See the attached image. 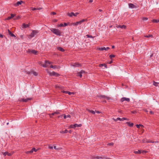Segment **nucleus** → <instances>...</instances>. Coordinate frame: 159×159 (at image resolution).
Masks as SVG:
<instances>
[{
  "mask_svg": "<svg viewBox=\"0 0 159 159\" xmlns=\"http://www.w3.org/2000/svg\"><path fill=\"white\" fill-rule=\"evenodd\" d=\"M50 30L54 34L60 36L61 35V32L57 29L51 28Z\"/></svg>",
  "mask_w": 159,
  "mask_h": 159,
  "instance_id": "1",
  "label": "nucleus"
},
{
  "mask_svg": "<svg viewBox=\"0 0 159 159\" xmlns=\"http://www.w3.org/2000/svg\"><path fill=\"white\" fill-rule=\"evenodd\" d=\"M87 20L86 19H83L82 20H80L79 21H77L75 23H73L70 24V26L72 25H74L75 26H77L79 24H81L84 21H87Z\"/></svg>",
  "mask_w": 159,
  "mask_h": 159,
  "instance_id": "2",
  "label": "nucleus"
},
{
  "mask_svg": "<svg viewBox=\"0 0 159 159\" xmlns=\"http://www.w3.org/2000/svg\"><path fill=\"white\" fill-rule=\"evenodd\" d=\"M38 33V31L37 30H32V32L30 34L28 35L29 38L31 39L32 38L34 37Z\"/></svg>",
  "mask_w": 159,
  "mask_h": 159,
  "instance_id": "3",
  "label": "nucleus"
},
{
  "mask_svg": "<svg viewBox=\"0 0 159 159\" xmlns=\"http://www.w3.org/2000/svg\"><path fill=\"white\" fill-rule=\"evenodd\" d=\"M52 63L51 62H50L48 61H45V64L43 65H41L42 66L44 67H48L49 65Z\"/></svg>",
  "mask_w": 159,
  "mask_h": 159,
  "instance_id": "4",
  "label": "nucleus"
},
{
  "mask_svg": "<svg viewBox=\"0 0 159 159\" xmlns=\"http://www.w3.org/2000/svg\"><path fill=\"white\" fill-rule=\"evenodd\" d=\"M48 73L51 76H58L59 75V74L58 73L54 72L53 71L52 72H51L50 71H48Z\"/></svg>",
  "mask_w": 159,
  "mask_h": 159,
  "instance_id": "5",
  "label": "nucleus"
},
{
  "mask_svg": "<svg viewBox=\"0 0 159 159\" xmlns=\"http://www.w3.org/2000/svg\"><path fill=\"white\" fill-rule=\"evenodd\" d=\"M143 143H158V141H154L152 140H143Z\"/></svg>",
  "mask_w": 159,
  "mask_h": 159,
  "instance_id": "6",
  "label": "nucleus"
},
{
  "mask_svg": "<svg viewBox=\"0 0 159 159\" xmlns=\"http://www.w3.org/2000/svg\"><path fill=\"white\" fill-rule=\"evenodd\" d=\"M79 14V13L78 12H76L75 13L74 12H72L71 13H68L67 15L70 17H72L73 16H76L77 15H78Z\"/></svg>",
  "mask_w": 159,
  "mask_h": 159,
  "instance_id": "7",
  "label": "nucleus"
},
{
  "mask_svg": "<svg viewBox=\"0 0 159 159\" xmlns=\"http://www.w3.org/2000/svg\"><path fill=\"white\" fill-rule=\"evenodd\" d=\"M62 93H68L69 95H74L75 94V93L74 92H70L68 91H65L64 90H62L61 91Z\"/></svg>",
  "mask_w": 159,
  "mask_h": 159,
  "instance_id": "8",
  "label": "nucleus"
},
{
  "mask_svg": "<svg viewBox=\"0 0 159 159\" xmlns=\"http://www.w3.org/2000/svg\"><path fill=\"white\" fill-rule=\"evenodd\" d=\"M86 72L84 70H81L80 72L78 73L77 75L80 77H81L83 74H85Z\"/></svg>",
  "mask_w": 159,
  "mask_h": 159,
  "instance_id": "9",
  "label": "nucleus"
},
{
  "mask_svg": "<svg viewBox=\"0 0 159 159\" xmlns=\"http://www.w3.org/2000/svg\"><path fill=\"white\" fill-rule=\"evenodd\" d=\"M124 101H127L128 102H129L130 101V99L129 98H123L121 99V101L122 102H123Z\"/></svg>",
  "mask_w": 159,
  "mask_h": 159,
  "instance_id": "10",
  "label": "nucleus"
},
{
  "mask_svg": "<svg viewBox=\"0 0 159 159\" xmlns=\"http://www.w3.org/2000/svg\"><path fill=\"white\" fill-rule=\"evenodd\" d=\"M22 2L23 1H18L16 3L14 4V5L15 7H17V6H19L20 5H21Z\"/></svg>",
  "mask_w": 159,
  "mask_h": 159,
  "instance_id": "11",
  "label": "nucleus"
},
{
  "mask_svg": "<svg viewBox=\"0 0 159 159\" xmlns=\"http://www.w3.org/2000/svg\"><path fill=\"white\" fill-rule=\"evenodd\" d=\"M30 99H31L29 98L26 99L21 98L20 99L19 101L26 102L30 100Z\"/></svg>",
  "mask_w": 159,
  "mask_h": 159,
  "instance_id": "12",
  "label": "nucleus"
},
{
  "mask_svg": "<svg viewBox=\"0 0 159 159\" xmlns=\"http://www.w3.org/2000/svg\"><path fill=\"white\" fill-rule=\"evenodd\" d=\"M72 66L74 67H79L81 65L78 63H73L72 64Z\"/></svg>",
  "mask_w": 159,
  "mask_h": 159,
  "instance_id": "13",
  "label": "nucleus"
},
{
  "mask_svg": "<svg viewBox=\"0 0 159 159\" xmlns=\"http://www.w3.org/2000/svg\"><path fill=\"white\" fill-rule=\"evenodd\" d=\"M2 153L3 154L4 156H6L7 155L8 156H10L12 155V154L10 153L7 152H6L4 153L2 152Z\"/></svg>",
  "mask_w": 159,
  "mask_h": 159,
  "instance_id": "14",
  "label": "nucleus"
},
{
  "mask_svg": "<svg viewBox=\"0 0 159 159\" xmlns=\"http://www.w3.org/2000/svg\"><path fill=\"white\" fill-rule=\"evenodd\" d=\"M29 26H30L29 24H25L23 23L22 24V28L23 29L29 27Z\"/></svg>",
  "mask_w": 159,
  "mask_h": 159,
  "instance_id": "15",
  "label": "nucleus"
},
{
  "mask_svg": "<svg viewBox=\"0 0 159 159\" xmlns=\"http://www.w3.org/2000/svg\"><path fill=\"white\" fill-rule=\"evenodd\" d=\"M110 49L108 47H107L106 48L105 47H103V48H98V50L100 51H102L103 50H107L108 49Z\"/></svg>",
  "mask_w": 159,
  "mask_h": 159,
  "instance_id": "16",
  "label": "nucleus"
},
{
  "mask_svg": "<svg viewBox=\"0 0 159 159\" xmlns=\"http://www.w3.org/2000/svg\"><path fill=\"white\" fill-rule=\"evenodd\" d=\"M50 67L51 68H52L53 69H59L60 68V67L59 66H57L56 65L53 66L52 65H51L50 66Z\"/></svg>",
  "mask_w": 159,
  "mask_h": 159,
  "instance_id": "17",
  "label": "nucleus"
},
{
  "mask_svg": "<svg viewBox=\"0 0 159 159\" xmlns=\"http://www.w3.org/2000/svg\"><path fill=\"white\" fill-rule=\"evenodd\" d=\"M29 52H30L32 53H33V54L35 55L37 54V53L38 52L37 51L34 50H30Z\"/></svg>",
  "mask_w": 159,
  "mask_h": 159,
  "instance_id": "18",
  "label": "nucleus"
},
{
  "mask_svg": "<svg viewBox=\"0 0 159 159\" xmlns=\"http://www.w3.org/2000/svg\"><path fill=\"white\" fill-rule=\"evenodd\" d=\"M59 114V112L56 111V112H55L54 113H53L52 114H49V116L50 117H52V116L54 115L55 114Z\"/></svg>",
  "mask_w": 159,
  "mask_h": 159,
  "instance_id": "19",
  "label": "nucleus"
},
{
  "mask_svg": "<svg viewBox=\"0 0 159 159\" xmlns=\"http://www.w3.org/2000/svg\"><path fill=\"white\" fill-rule=\"evenodd\" d=\"M129 7L130 8H134L135 7L134 5L132 3L129 4Z\"/></svg>",
  "mask_w": 159,
  "mask_h": 159,
  "instance_id": "20",
  "label": "nucleus"
},
{
  "mask_svg": "<svg viewBox=\"0 0 159 159\" xmlns=\"http://www.w3.org/2000/svg\"><path fill=\"white\" fill-rule=\"evenodd\" d=\"M8 34L11 36H12V37H15V36L14 35V34H13L11 32V31L9 30H8Z\"/></svg>",
  "mask_w": 159,
  "mask_h": 159,
  "instance_id": "21",
  "label": "nucleus"
},
{
  "mask_svg": "<svg viewBox=\"0 0 159 159\" xmlns=\"http://www.w3.org/2000/svg\"><path fill=\"white\" fill-rule=\"evenodd\" d=\"M11 16H8L7 19V20H9L11 18H13L14 16L15 15L14 14H11Z\"/></svg>",
  "mask_w": 159,
  "mask_h": 159,
  "instance_id": "22",
  "label": "nucleus"
},
{
  "mask_svg": "<svg viewBox=\"0 0 159 159\" xmlns=\"http://www.w3.org/2000/svg\"><path fill=\"white\" fill-rule=\"evenodd\" d=\"M134 152L135 154H140L141 153V150H138V151H134Z\"/></svg>",
  "mask_w": 159,
  "mask_h": 159,
  "instance_id": "23",
  "label": "nucleus"
},
{
  "mask_svg": "<svg viewBox=\"0 0 159 159\" xmlns=\"http://www.w3.org/2000/svg\"><path fill=\"white\" fill-rule=\"evenodd\" d=\"M126 123L128 124L129 126L131 127H132L134 125L133 123H131L130 122H127Z\"/></svg>",
  "mask_w": 159,
  "mask_h": 159,
  "instance_id": "24",
  "label": "nucleus"
},
{
  "mask_svg": "<svg viewBox=\"0 0 159 159\" xmlns=\"http://www.w3.org/2000/svg\"><path fill=\"white\" fill-rule=\"evenodd\" d=\"M81 126V124L80 125H78L76 124H75L74 125V128L76 127H80Z\"/></svg>",
  "mask_w": 159,
  "mask_h": 159,
  "instance_id": "25",
  "label": "nucleus"
},
{
  "mask_svg": "<svg viewBox=\"0 0 159 159\" xmlns=\"http://www.w3.org/2000/svg\"><path fill=\"white\" fill-rule=\"evenodd\" d=\"M68 132V131L66 129L65 130H61L60 131V133L61 134L67 133Z\"/></svg>",
  "mask_w": 159,
  "mask_h": 159,
  "instance_id": "26",
  "label": "nucleus"
},
{
  "mask_svg": "<svg viewBox=\"0 0 159 159\" xmlns=\"http://www.w3.org/2000/svg\"><path fill=\"white\" fill-rule=\"evenodd\" d=\"M87 110L89 112H90L93 114H94L95 113V112L89 109H87Z\"/></svg>",
  "mask_w": 159,
  "mask_h": 159,
  "instance_id": "27",
  "label": "nucleus"
},
{
  "mask_svg": "<svg viewBox=\"0 0 159 159\" xmlns=\"http://www.w3.org/2000/svg\"><path fill=\"white\" fill-rule=\"evenodd\" d=\"M57 49L58 50L60 51L61 52H64V50L61 47H58Z\"/></svg>",
  "mask_w": 159,
  "mask_h": 159,
  "instance_id": "28",
  "label": "nucleus"
},
{
  "mask_svg": "<svg viewBox=\"0 0 159 159\" xmlns=\"http://www.w3.org/2000/svg\"><path fill=\"white\" fill-rule=\"evenodd\" d=\"M104 66L105 68H107V65L105 64H100L99 65V66L100 67H102Z\"/></svg>",
  "mask_w": 159,
  "mask_h": 159,
  "instance_id": "29",
  "label": "nucleus"
},
{
  "mask_svg": "<svg viewBox=\"0 0 159 159\" xmlns=\"http://www.w3.org/2000/svg\"><path fill=\"white\" fill-rule=\"evenodd\" d=\"M144 37L146 38L152 37L153 38V36L152 35H144Z\"/></svg>",
  "mask_w": 159,
  "mask_h": 159,
  "instance_id": "30",
  "label": "nucleus"
},
{
  "mask_svg": "<svg viewBox=\"0 0 159 159\" xmlns=\"http://www.w3.org/2000/svg\"><path fill=\"white\" fill-rule=\"evenodd\" d=\"M120 28L123 29H125L126 28V26L124 25H121Z\"/></svg>",
  "mask_w": 159,
  "mask_h": 159,
  "instance_id": "31",
  "label": "nucleus"
},
{
  "mask_svg": "<svg viewBox=\"0 0 159 159\" xmlns=\"http://www.w3.org/2000/svg\"><path fill=\"white\" fill-rule=\"evenodd\" d=\"M158 83H157L155 82L154 81L153 83V84L155 86H158Z\"/></svg>",
  "mask_w": 159,
  "mask_h": 159,
  "instance_id": "32",
  "label": "nucleus"
},
{
  "mask_svg": "<svg viewBox=\"0 0 159 159\" xmlns=\"http://www.w3.org/2000/svg\"><path fill=\"white\" fill-rule=\"evenodd\" d=\"M70 115H68L67 116H66V115H64V119H66L67 117L70 118Z\"/></svg>",
  "mask_w": 159,
  "mask_h": 159,
  "instance_id": "33",
  "label": "nucleus"
},
{
  "mask_svg": "<svg viewBox=\"0 0 159 159\" xmlns=\"http://www.w3.org/2000/svg\"><path fill=\"white\" fill-rule=\"evenodd\" d=\"M33 152V151H31V150L30 151H27L25 153L26 154H28V153H31Z\"/></svg>",
  "mask_w": 159,
  "mask_h": 159,
  "instance_id": "34",
  "label": "nucleus"
},
{
  "mask_svg": "<svg viewBox=\"0 0 159 159\" xmlns=\"http://www.w3.org/2000/svg\"><path fill=\"white\" fill-rule=\"evenodd\" d=\"M38 149H36L34 148H33L31 150V151H33H33H34L35 152H36L37 151Z\"/></svg>",
  "mask_w": 159,
  "mask_h": 159,
  "instance_id": "35",
  "label": "nucleus"
},
{
  "mask_svg": "<svg viewBox=\"0 0 159 159\" xmlns=\"http://www.w3.org/2000/svg\"><path fill=\"white\" fill-rule=\"evenodd\" d=\"M63 26V25L62 23H61L60 24L58 25L57 26V27H62Z\"/></svg>",
  "mask_w": 159,
  "mask_h": 159,
  "instance_id": "36",
  "label": "nucleus"
},
{
  "mask_svg": "<svg viewBox=\"0 0 159 159\" xmlns=\"http://www.w3.org/2000/svg\"><path fill=\"white\" fill-rule=\"evenodd\" d=\"M32 73L35 76H37L38 75V73L36 72L32 71Z\"/></svg>",
  "mask_w": 159,
  "mask_h": 159,
  "instance_id": "37",
  "label": "nucleus"
},
{
  "mask_svg": "<svg viewBox=\"0 0 159 159\" xmlns=\"http://www.w3.org/2000/svg\"><path fill=\"white\" fill-rule=\"evenodd\" d=\"M86 36H87V38H93L94 37H93V36H92L91 35H86Z\"/></svg>",
  "mask_w": 159,
  "mask_h": 159,
  "instance_id": "38",
  "label": "nucleus"
},
{
  "mask_svg": "<svg viewBox=\"0 0 159 159\" xmlns=\"http://www.w3.org/2000/svg\"><path fill=\"white\" fill-rule=\"evenodd\" d=\"M114 144V143H108L107 144V145L108 146H113Z\"/></svg>",
  "mask_w": 159,
  "mask_h": 159,
  "instance_id": "39",
  "label": "nucleus"
},
{
  "mask_svg": "<svg viewBox=\"0 0 159 159\" xmlns=\"http://www.w3.org/2000/svg\"><path fill=\"white\" fill-rule=\"evenodd\" d=\"M141 153H146L148 152V151L144 150H141Z\"/></svg>",
  "mask_w": 159,
  "mask_h": 159,
  "instance_id": "40",
  "label": "nucleus"
},
{
  "mask_svg": "<svg viewBox=\"0 0 159 159\" xmlns=\"http://www.w3.org/2000/svg\"><path fill=\"white\" fill-rule=\"evenodd\" d=\"M109 57L110 58H111L112 57H115V55H110L109 56Z\"/></svg>",
  "mask_w": 159,
  "mask_h": 159,
  "instance_id": "41",
  "label": "nucleus"
},
{
  "mask_svg": "<svg viewBox=\"0 0 159 159\" xmlns=\"http://www.w3.org/2000/svg\"><path fill=\"white\" fill-rule=\"evenodd\" d=\"M152 21L154 22L157 23L158 22H159V20H157L154 19Z\"/></svg>",
  "mask_w": 159,
  "mask_h": 159,
  "instance_id": "42",
  "label": "nucleus"
},
{
  "mask_svg": "<svg viewBox=\"0 0 159 159\" xmlns=\"http://www.w3.org/2000/svg\"><path fill=\"white\" fill-rule=\"evenodd\" d=\"M95 158H96L97 159H99V158H102L101 157L99 156H97L94 157Z\"/></svg>",
  "mask_w": 159,
  "mask_h": 159,
  "instance_id": "43",
  "label": "nucleus"
},
{
  "mask_svg": "<svg viewBox=\"0 0 159 159\" xmlns=\"http://www.w3.org/2000/svg\"><path fill=\"white\" fill-rule=\"evenodd\" d=\"M69 128H74V125H70L69 126Z\"/></svg>",
  "mask_w": 159,
  "mask_h": 159,
  "instance_id": "44",
  "label": "nucleus"
},
{
  "mask_svg": "<svg viewBox=\"0 0 159 159\" xmlns=\"http://www.w3.org/2000/svg\"><path fill=\"white\" fill-rule=\"evenodd\" d=\"M117 119L118 120H120V121H123L122 118H120L118 117L117 118Z\"/></svg>",
  "mask_w": 159,
  "mask_h": 159,
  "instance_id": "45",
  "label": "nucleus"
},
{
  "mask_svg": "<svg viewBox=\"0 0 159 159\" xmlns=\"http://www.w3.org/2000/svg\"><path fill=\"white\" fill-rule=\"evenodd\" d=\"M143 19L144 20H148V18L147 17H143Z\"/></svg>",
  "mask_w": 159,
  "mask_h": 159,
  "instance_id": "46",
  "label": "nucleus"
},
{
  "mask_svg": "<svg viewBox=\"0 0 159 159\" xmlns=\"http://www.w3.org/2000/svg\"><path fill=\"white\" fill-rule=\"evenodd\" d=\"M102 97H104V98H106L107 100H109V99H110V98L108 97H105L104 96H102Z\"/></svg>",
  "mask_w": 159,
  "mask_h": 159,
  "instance_id": "47",
  "label": "nucleus"
},
{
  "mask_svg": "<svg viewBox=\"0 0 159 159\" xmlns=\"http://www.w3.org/2000/svg\"><path fill=\"white\" fill-rule=\"evenodd\" d=\"M51 15H55L56 14V13L55 12H52L51 13Z\"/></svg>",
  "mask_w": 159,
  "mask_h": 159,
  "instance_id": "48",
  "label": "nucleus"
},
{
  "mask_svg": "<svg viewBox=\"0 0 159 159\" xmlns=\"http://www.w3.org/2000/svg\"><path fill=\"white\" fill-rule=\"evenodd\" d=\"M123 121L125 120H128L125 118L124 117L122 118Z\"/></svg>",
  "mask_w": 159,
  "mask_h": 159,
  "instance_id": "49",
  "label": "nucleus"
},
{
  "mask_svg": "<svg viewBox=\"0 0 159 159\" xmlns=\"http://www.w3.org/2000/svg\"><path fill=\"white\" fill-rule=\"evenodd\" d=\"M116 27L117 28H121V25H118L117 26H116Z\"/></svg>",
  "mask_w": 159,
  "mask_h": 159,
  "instance_id": "50",
  "label": "nucleus"
},
{
  "mask_svg": "<svg viewBox=\"0 0 159 159\" xmlns=\"http://www.w3.org/2000/svg\"><path fill=\"white\" fill-rule=\"evenodd\" d=\"M48 147H49V148L50 149H53V147L52 146H49Z\"/></svg>",
  "mask_w": 159,
  "mask_h": 159,
  "instance_id": "51",
  "label": "nucleus"
},
{
  "mask_svg": "<svg viewBox=\"0 0 159 159\" xmlns=\"http://www.w3.org/2000/svg\"><path fill=\"white\" fill-rule=\"evenodd\" d=\"M20 18V17L19 16H17L16 18L15 19H19Z\"/></svg>",
  "mask_w": 159,
  "mask_h": 159,
  "instance_id": "52",
  "label": "nucleus"
},
{
  "mask_svg": "<svg viewBox=\"0 0 159 159\" xmlns=\"http://www.w3.org/2000/svg\"><path fill=\"white\" fill-rule=\"evenodd\" d=\"M23 37V35H21L20 36V37L22 39H24Z\"/></svg>",
  "mask_w": 159,
  "mask_h": 159,
  "instance_id": "53",
  "label": "nucleus"
},
{
  "mask_svg": "<svg viewBox=\"0 0 159 159\" xmlns=\"http://www.w3.org/2000/svg\"><path fill=\"white\" fill-rule=\"evenodd\" d=\"M67 25V23H65L64 24L63 26H66Z\"/></svg>",
  "mask_w": 159,
  "mask_h": 159,
  "instance_id": "54",
  "label": "nucleus"
},
{
  "mask_svg": "<svg viewBox=\"0 0 159 159\" xmlns=\"http://www.w3.org/2000/svg\"><path fill=\"white\" fill-rule=\"evenodd\" d=\"M139 126L140 127H143V125H142L139 124Z\"/></svg>",
  "mask_w": 159,
  "mask_h": 159,
  "instance_id": "55",
  "label": "nucleus"
},
{
  "mask_svg": "<svg viewBox=\"0 0 159 159\" xmlns=\"http://www.w3.org/2000/svg\"><path fill=\"white\" fill-rule=\"evenodd\" d=\"M37 10H41L42 9V8L39 7V8H37Z\"/></svg>",
  "mask_w": 159,
  "mask_h": 159,
  "instance_id": "56",
  "label": "nucleus"
},
{
  "mask_svg": "<svg viewBox=\"0 0 159 159\" xmlns=\"http://www.w3.org/2000/svg\"><path fill=\"white\" fill-rule=\"evenodd\" d=\"M136 127H137V128H139L140 126H139V125H136Z\"/></svg>",
  "mask_w": 159,
  "mask_h": 159,
  "instance_id": "57",
  "label": "nucleus"
},
{
  "mask_svg": "<svg viewBox=\"0 0 159 159\" xmlns=\"http://www.w3.org/2000/svg\"><path fill=\"white\" fill-rule=\"evenodd\" d=\"M113 120L115 121H117V120H118L117 119V118L116 119H115L114 118H113Z\"/></svg>",
  "mask_w": 159,
  "mask_h": 159,
  "instance_id": "58",
  "label": "nucleus"
},
{
  "mask_svg": "<svg viewBox=\"0 0 159 159\" xmlns=\"http://www.w3.org/2000/svg\"><path fill=\"white\" fill-rule=\"evenodd\" d=\"M150 113L151 114H154V113L152 111H150Z\"/></svg>",
  "mask_w": 159,
  "mask_h": 159,
  "instance_id": "59",
  "label": "nucleus"
},
{
  "mask_svg": "<svg viewBox=\"0 0 159 159\" xmlns=\"http://www.w3.org/2000/svg\"><path fill=\"white\" fill-rule=\"evenodd\" d=\"M37 10V9L36 8H34L33 9H32V10Z\"/></svg>",
  "mask_w": 159,
  "mask_h": 159,
  "instance_id": "60",
  "label": "nucleus"
},
{
  "mask_svg": "<svg viewBox=\"0 0 159 159\" xmlns=\"http://www.w3.org/2000/svg\"><path fill=\"white\" fill-rule=\"evenodd\" d=\"M0 38H3V35L2 34H0Z\"/></svg>",
  "mask_w": 159,
  "mask_h": 159,
  "instance_id": "61",
  "label": "nucleus"
},
{
  "mask_svg": "<svg viewBox=\"0 0 159 159\" xmlns=\"http://www.w3.org/2000/svg\"><path fill=\"white\" fill-rule=\"evenodd\" d=\"M54 149H55L56 150H57V149L58 150V148H56V146H54Z\"/></svg>",
  "mask_w": 159,
  "mask_h": 159,
  "instance_id": "62",
  "label": "nucleus"
},
{
  "mask_svg": "<svg viewBox=\"0 0 159 159\" xmlns=\"http://www.w3.org/2000/svg\"><path fill=\"white\" fill-rule=\"evenodd\" d=\"M93 2V0H90L89 1V2H90V3L92 2Z\"/></svg>",
  "mask_w": 159,
  "mask_h": 159,
  "instance_id": "63",
  "label": "nucleus"
},
{
  "mask_svg": "<svg viewBox=\"0 0 159 159\" xmlns=\"http://www.w3.org/2000/svg\"><path fill=\"white\" fill-rule=\"evenodd\" d=\"M144 111H145V112H148V111L146 110V109H144Z\"/></svg>",
  "mask_w": 159,
  "mask_h": 159,
  "instance_id": "64",
  "label": "nucleus"
}]
</instances>
